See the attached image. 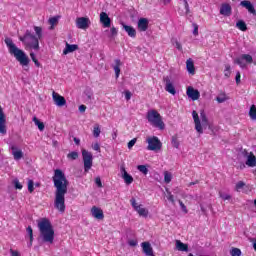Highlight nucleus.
Listing matches in <instances>:
<instances>
[{"label": "nucleus", "mask_w": 256, "mask_h": 256, "mask_svg": "<svg viewBox=\"0 0 256 256\" xmlns=\"http://www.w3.org/2000/svg\"><path fill=\"white\" fill-rule=\"evenodd\" d=\"M68 159H72V161H75V159H77L79 157V153L77 152H70L67 155Z\"/></svg>", "instance_id": "45"}, {"label": "nucleus", "mask_w": 256, "mask_h": 256, "mask_svg": "<svg viewBox=\"0 0 256 256\" xmlns=\"http://www.w3.org/2000/svg\"><path fill=\"white\" fill-rule=\"evenodd\" d=\"M172 145H173V147H175L176 149H179V142H177L176 139H173V140H172Z\"/></svg>", "instance_id": "58"}, {"label": "nucleus", "mask_w": 256, "mask_h": 256, "mask_svg": "<svg viewBox=\"0 0 256 256\" xmlns=\"http://www.w3.org/2000/svg\"><path fill=\"white\" fill-rule=\"evenodd\" d=\"M138 243L139 242L135 239H131L128 241V245H130V247H137Z\"/></svg>", "instance_id": "52"}, {"label": "nucleus", "mask_w": 256, "mask_h": 256, "mask_svg": "<svg viewBox=\"0 0 256 256\" xmlns=\"http://www.w3.org/2000/svg\"><path fill=\"white\" fill-rule=\"evenodd\" d=\"M218 195L220 199H223V201H229L231 199V196L229 194L221 191L218 193Z\"/></svg>", "instance_id": "40"}, {"label": "nucleus", "mask_w": 256, "mask_h": 256, "mask_svg": "<svg viewBox=\"0 0 256 256\" xmlns=\"http://www.w3.org/2000/svg\"><path fill=\"white\" fill-rule=\"evenodd\" d=\"M30 57H31L32 61L37 60V58L35 57V53H33V52L30 53Z\"/></svg>", "instance_id": "60"}, {"label": "nucleus", "mask_w": 256, "mask_h": 256, "mask_svg": "<svg viewBox=\"0 0 256 256\" xmlns=\"http://www.w3.org/2000/svg\"><path fill=\"white\" fill-rule=\"evenodd\" d=\"M0 134L7 135V119L3 107L0 106Z\"/></svg>", "instance_id": "13"}, {"label": "nucleus", "mask_w": 256, "mask_h": 256, "mask_svg": "<svg viewBox=\"0 0 256 256\" xmlns=\"http://www.w3.org/2000/svg\"><path fill=\"white\" fill-rule=\"evenodd\" d=\"M95 183H96L97 187H103V183L101 182V178L96 177Z\"/></svg>", "instance_id": "55"}, {"label": "nucleus", "mask_w": 256, "mask_h": 256, "mask_svg": "<svg viewBox=\"0 0 256 256\" xmlns=\"http://www.w3.org/2000/svg\"><path fill=\"white\" fill-rule=\"evenodd\" d=\"M186 95L192 101H197L199 100V97H201V93L199 92V90L193 88L192 86L187 87Z\"/></svg>", "instance_id": "14"}, {"label": "nucleus", "mask_w": 256, "mask_h": 256, "mask_svg": "<svg viewBox=\"0 0 256 256\" xmlns=\"http://www.w3.org/2000/svg\"><path fill=\"white\" fill-rule=\"evenodd\" d=\"M110 32H111V35H117V28L112 27V28L110 29Z\"/></svg>", "instance_id": "59"}, {"label": "nucleus", "mask_w": 256, "mask_h": 256, "mask_svg": "<svg viewBox=\"0 0 256 256\" xmlns=\"http://www.w3.org/2000/svg\"><path fill=\"white\" fill-rule=\"evenodd\" d=\"M122 27L124 31L127 32L128 37H131L132 39H135V37H137V30H135L133 26H129L125 23H122Z\"/></svg>", "instance_id": "22"}, {"label": "nucleus", "mask_w": 256, "mask_h": 256, "mask_svg": "<svg viewBox=\"0 0 256 256\" xmlns=\"http://www.w3.org/2000/svg\"><path fill=\"white\" fill-rule=\"evenodd\" d=\"M13 185L15 189H23V185H21V182H19V179L17 178L13 180Z\"/></svg>", "instance_id": "46"}, {"label": "nucleus", "mask_w": 256, "mask_h": 256, "mask_svg": "<svg viewBox=\"0 0 256 256\" xmlns=\"http://www.w3.org/2000/svg\"><path fill=\"white\" fill-rule=\"evenodd\" d=\"M10 149L15 161H20V159H23V150L19 149V147H17L15 144H11Z\"/></svg>", "instance_id": "18"}, {"label": "nucleus", "mask_w": 256, "mask_h": 256, "mask_svg": "<svg viewBox=\"0 0 256 256\" xmlns=\"http://www.w3.org/2000/svg\"><path fill=\"white\" fill-rule=\"evenodd\" d=\"M52 99L57 107H65L67 100L57 92L52 93Z\"/></svg>", "instance_id": "16"}, {"label": "nucleus", "mask_w": 256, "mask_h": 256, "mask_svg": "<svg viewBox=\"0 0 256 256\" xmlns=\"http://www.w3.org/2000/svg\"><path fill=\"white\" fill-rule=\"evenodd\" d=\"M4 43L7 46L8 53H10V55H12V57H14L22 67H27L29 65V56L25 51L17 47L15 42H13V39L5 38Z\"/></svg>", "instance_id": "2"}, {"label": "nucleus", "mask_w": 256, "mask_h": 256, "mask_svg": "<svg viewBox=\"0 0 256 256\" xmlns=\"http://www.w3.org/2000/svg\"><path fill=\"white\" fill-rule=\"evenodd\" d=\"M91 148L93 149V151L101 153V145L99 144V142L92 143Z\"/></svg>", "instance_id": "43"}, {"label": "nucleus", "mask_w": 256, "mask_h": 256, "mask_svg": "<svg viewBox=\"0 0 256 256\" xmlns=\"http://www.w3.org/2000/svg\"><path fill=\"white\" fill-rule=\"evenodd\" d=\"M76 27L83 31L89 29V27H91V19H89V17H78L76 19Z\"/></svg>", "instance_id": "11"}, {"label": "nucleus", "mask_w": 256, "mask_h": 256, "mask_svg": "<svg viewBox=\"0 0 256 256\" xmlns=\"http://www.w3.org/2000/svg\"><path fill=\"white\" fill-rule=\"evenodd\" d=\"M179 205L184 213H188L187 206H185L183 201L179 200Z\"/></svg>", "instance_id": "53"}, {"label": "nucleus", "mask_w": 256, "mask_h": 256, "mask_svg": "<svg viewBox=\"0 0 256 256\" xmlns=\"http://www.w3.org/2000/svg\"><path fill=\"white\" fill-rule=\"evenodd\" d=\"M33 123L35 125H37L39 131H44L45 130V124H43V122H40L39 119L37 117H34L32 119Z\"/></svg>", "instance_id": "30"}, {"label": "nucleus", "mask_w": 256, "mask_h": 256, "mask_svg": "<svg viewBox=\"0 0 256 256\" xmlns=\"http://www.w3.org/2000/svg\"><path fill=\"white\" fill-rule=\"evenodd\" d=\"M135 143H137V138H133L128 142V149H133L135 147Z\"/></svg>", "instance_id": "50"}, {"label": "nucleus", "mask_w": 256, "mask_h": 256, "mask_svg": "<svg viewBox=\"0 0 256 256\" xmlns=\"http://www.w3.org/2000/svg\"><path fill=\"white\" fill-rule=\"evenodd\" d=\"M234 63L239 65L240 69H247L249 65H256V61L251 54H241L235 58Z\"/></svg>", "instance_id": "7"}, {"label": "nucleus", "mask_w": 256, "mask_h": 256, "mask_svg": "<svg viewBox=\"0 0 256 256\" xmlns=\"http://www.w3.org/2000/svg\"><path fill=\"white\" fill-rule=\"evenodd\" d=\"M163 81L165 83V91H167V93H170V95H176L177 90H175V85L173 84V80H171V77L165 76L163 78Z\"/></svg>", "instance_id": "12"}, {"label": "nucleus", "mask_w": 256, "mask_h": 256, "mask_svg": "<svg viewBox=\"0 0 256 256\" xmlns=\"http://www.w3.org/2000/svg\"><path fill=\"white\" fill-rule=\"evenodd\" d=\"M243 187H245V182L239 181L238 183H236V191H241Z\"/></svg>", "instance_id": "49"}, {"label": "nucleus", "mask_w": 256, "mask_h": 256, "mask_svg": "<svg viewBox=\"0 0 256 256\" xmlns=\"http://www.w3.org/2000/svg\"><path fill=\"white\" fill-rule=\"evenodd\" d=\"M100 23H102L105 28L111 27V18H109V15L106 12L100 13Z\"/></svg>", "instance_id": "21"}, {"label": "nucleus", "mask_w": 256, "mask_h": 256, "mask_svg": "<svg viewBox=\"0 0 256 256\" xmlns=\"http://www.w3.org/2000/svg\"><path fill=\"white\" fill-rule=\"evenodd\" d=\"M224 75H225V77H231V66L230 65L225 66Z\"/></svg>", "instance_id": "47"}, {"label": "nucleus", "mask_w": 256, "mask_h": 256, "mask_svg": "<svg viewBox=\"0 0 256 256\" xmlns=\"http://www.w3.org/2000/svg\"><path fill=\"white\" fill-rule=\"evenodd\" d=\"M90 213L94 219H98L99 221L105 219V214L103 213V209L93 206L90 210Z\"/></svg>", "instance_id": "17"}, {"label": "nucleus", "mask_w": 256, "mask_h": 256, "mask_svg": "<svg viewBox=\"0 0 256 256\" xmlns=\"http://www.w3.org/2000/svg\"><path fill=\"white\" fill-rule=\"evenodd\" d=\"M194 30L193 35L197 36L199 35V26L197 24H193Z\"/></svg>", "instance_id": "54"}, {"label": "nucleus", "mask_w": 256, "mask_h": 256, "mask_svg": "<svg viewBox=\"0 0 256 256\" xmlns=\"http://www.w3.org/2000/svg\"><path fill=\"white\" fill-rule=\"evenodd\" d=\"M146 143H148V151H161V148L163 147L161 140L156 136L148 137Z\"/></svg>", "instance_id": "9"}, {"label": "nucleus", "mask_w": 256, "mask_h": 256, "mask_svg": "<svg viewBox=\"0 0 256 256\" xmlns=\"http://www.w3.org/2000/svg\"><path fill=\"white\" fill-rule=\"evenodd\" d=\"M249 117L252 121H256V106L252 105L249 110Z\"/></svg>", "instance_id": "35"}, {"label": "nucleus", "mask_w": 256, "mask_h": 256, "mask_svg": "<svg viewBox=\"0 0 256 256\" xmlns=\"http://www.w3.org/2000/svg\"><path fill=\"white\" fill-rule=\"evenodd\" d=\"M86 110H87V106H85L83 104L79 106L80 113H85Z\"/></svg>", "instance_id": "57"}, {"label": "nucleus", "mask_w": 256, "mask_h": 256, "mask_svg": "<svg viewBox=\"0 0 256 256\" xmlns=\"http://www.w3.org/2000/svg\"><path fill=\"white\" fill-rule=\"evenodd\" d=\"M82 159L84 163L85 173H89L93 167V154L85 149H82Z\"/></svg>", "instance_id": "8"}, {"label": "nucleus", "mask_w": 256, "mask_h": 256, "mask_svg": "<svg viewBox=\"0 0 256 256\" xmlns=\"http://www.w3.org/2000/svg\"><path fill=\"white\" fill-rule=\"evenodd\" d=\"M101 135V126L99 124H95L93 127V137L96 139Z\"/></svg>", "instance_id": "33"}, {"label": "nucleus", "mask_w": 256, "mask_h": 256, "mask_svg": "<svg viewBox=\"0 0 256 256\" xmlns=\"http://www.w3.org/2000/svg\"><path fill=\"white\" fill-rule=\"evenodd\" d=\"M236 27L237 29H239L240 31H247V24L245 23V21L243 20H239L236 23Z\"/></svg>", "instance_id": "32"}, {"label": "nucleus", "mask_w": 256, "mask_h": 256, "mask_svg": "<svg viewBox=\"0 0 256 256\" xmlns=\"http://www.w3.org/2000/svg\"><path fill=\"white\" fill-rule=\"evenodd\" d=\"M230 255L231 256H241V249H239V248H232L230 250Z\"/></svg>", "instance_id": "42"}, {"label": "nucleus", "mask_w": 256, "mask_h": 256, "mask_svg": "<svg viewBox=\"0 0 256 256\" xmlns=\"http://www.w3.org/2000/svg\"><path fill=\"white\" fill-rule=\"evenodd\" d=\"M74 143H76V145H79V143H81V140H79V138H74Z\"/></svg>", "instance_id": "62"}, {"label": "nucleus", "mask_w": 256, "mask_h": 256, "mask_svg": "<svg viewBox=\"0 0 256 256\" xmlns=\"http://www.w3.org/2000/svg\"><path fill=\"white\" fill-rule=\"evenodd\" d=\"M28 191L29 193H33V191H35L33 180H28Z\"/></svg>", "instance_id": "48"}, {"label": "nucleus", "mask_w": 256, "mask_h": 256, "mask_svg": "<svg viewBox=\"0 0 256 256\" xmlns=\"http://www.w3.org/2000/svg\"><path fill=\"white\" fill-rule=\"evenodd\" d=\"M192 118L197 133H199V135H203V129H207V127H209V119L207 118L205 110H200V116L197 111H192Z\"/></svg>", "instance_id": "5"}, {"label": "nucleus", "mask_w": 256, "mask_h": 256, "mask_svg": "<svg viewBox=\"0 0 256 256\" xmlns=\"http://www.w3.org/2000/svg\"><path fill=\"white\" fill-rule=\"evenodd\" d=\"M142 251L146 256H155L153 253V247L149 242H142L141 243Z\"/></svg>", "instance_id": "20"}, {"label": "nucleus", "mask_w": 256, "mask_h": 256, "mask_svg": "<svg viewBox=\"0 0 256 256\" xmlns=\"http://www.w3.org/2000/svg\"><path fill=\"white\" fill-rule=\"evenodd\" d=\"M33 62L36 65V67H40L41 66V64L39 63V60L36 59Z\"/></svg>", "instance_id": "61"}, {"label": "nucleus", "mask_w": 256, "mask_h": 256, "mask_svg": "<svg viewBox=\"0 0 256 256\" xmlns=\"http://www.w3.org/2000/svg\"><path fill=\"white\" fill-rule=\"evenodd\" d=\"M149 29V19L148 18H139L137 22V30L140 33H145Z\"/></svg>", "instance_id": "15"}, {"label": "nucleus", "mask_w": 256, "mask_h": 256, "mask_svg": "<svg viewBox=\"0 0 256 256\" xmlns=\"http://www.w3.org/2000/svg\"><path fill=\"white\" fill-rule=\"evenodd\" d=\"M120 171L122 179H124V183H126V185H131V183H133V176L127 173V170H125V166H121Z\"/></svg>", "instance_id": "19"}, {"label": "nucleus", "mask_w": 256, "mask_h": 256, "mask_svg": "<svg viewBox=\"0 0 256 256\" xmlns=\"http://www.w3.org/2000/svg\"><path fill=\"white\" fill-rule=\"evenodd\" d=\"M184 5V11L182 12V15H187L189 13V2L187 0H183Z\"/></svg>", "instance_id": "44"}, {"label": "nucleus", "mask_w": 256, "mask_h": 256, "mask_svg": "<svg viewBox=\"0 0 256 256\" xmlns=\"http://www.w3.org/2000/svg\"><path fill=\"white\" fill-rule=\"evenodd\" d=\"M49 25H51L50 29H54L55 25L59 23V17H52L48 20Z\"/></svg>", "instance_id": "38"}, {"label": "nucleus", "mask_w": 256, "mask_h": 256, "mask_svg": "<svg viewBox=\"0 0 256 256\" xmlns=\"http://www.w3.org/2000/svg\"><path fill=\"white\" fill-rule=\"evenodd\" d=\"M231 5L229 4H222L220 7V15H223L224 17H229L231 15Z\"/></svg>", "instance_id": "24"}, {"label": "nucleus", "mask_w": 256, "mask_h": 256, "mask_svg": "<svg viewBox=\"0 0 256 256\" xmlns=\"http://www.w3.org/2000/svg\"><path fill=\"white\" fill-rule=\"evenodd\" d=\"M171 43L174 47H176V49H178V51H183V46H181V43L179 40H177V38H172Z\"/></svg>", "instance_id": "37"}, {"label": "nucleus", "mask_w": 256, "mask_h": 256, "mask_svg": "<svg viewBox=\"0 0 256 256\" xmlns=\"http://www.w3.org/2000/svg\"><path fill=\"white\" fill-rule=\"evenodd\" d=\"M79 49V46L77 44H69L66 42V47L63 50V55H69V53H73L74 51H77Z\"/></svg>", "instance_id": "26"}, {"label": "nucleus", "mask_w": 256, "mask_h": 256, "mask_svg": "<svg viewBox=\"0 0 256 256\" xmlns=\"http://www.w3.org/2000/svg\"><path fill=\"white\" fill-rule=\"evenodd\" d=\"M236 83H237V85H239V83H241V73L240 72L236 73Z\"/></svg>", "instance_id": "56"}, {"label": "nucleus", "mask_w": 256, "mask_h": 256, "mask_svg": "<svg viewBox=\"0 0 256 256\" xmlns=\"http://www.w3.org/2000/svg\"><path fill=\"white\" fill-rule=\"evenodd\" d=\"M173 181V174L169 171H164V183L169 184Z\"/></svg>", "instance_id": "31"}, {"label": "nucleus", "mask_w": 256, "mask_h": 256, "mask_svg": "<svg viewBox=\"0 0 256 256\" xmlns=\"http://www.w3.org/2000/svg\"><path fill=\"white\" fill-rule=\"evenodd\" d=\"M53 183L56 189L54 198V207L60 213H65V195H67V187L69 180L65 177V173L60 169L54 171Z\"/></svg>", "instance_id": "1"}, {"label": "nucleus", "mask_w": 256, "mask_h": 256, "mask_svg": "<svg viewBox=\"0 0 256 256\" xmlns=\"http://www.w3.org/2000/svg\"><path fill=\"white\" fill-rule=\"evenodd\" d=\"M87 97H88V99H91V97H93V93H88Z\"/></svg>", "instance_id": "64"}, {"label": "nucleus", "mask_w": 256, "mask_h": 256, "mask_svg": "<svg viewBox=\"0 0 256 256\" xmlns=\"http://www.w3.org/2000/svg\"><path fill=\"white\" fill-rule=\"evenodd\" d=\"M192 185H197V182H190V183L188 184V187H191Z\"/></svg>", "instance_id": "63"}, {"label": "nucleus", "mask_w": 256, "mask_h": 256, "mask_svg": "<svg viewBox=\"0 0 256 256\" xmlns=\"http://www.w3.org/2000/svg\"><path fill=\"white\" fill-rule=\"evenodd\" d=\"M176 249L177 251H189V246L183 242H181V240H176Z\"/></svg>", "instance_id": "29"}, {"label": "nucleus", "mask_w": 256, "mask_h": 256, "mask_svg": "<svg viewBox=\"0 0 256 256\" xmlns=\"http://www.w3.org/2000/svg\"><path fill=\"white\" fill-rule=\"evenodd\" d=\"M246 165L247 167H256V157L251 152L246 157Z\"/></svg>", "instance_id": "27"}, {"label": "nucleus", "mask_w": 256, "mask_h": 256, "mask_svg": "<svg viewBox=\"0 0 256 256\" xmlns=\"http://www.w3.org/2000/svg\"><path fill=\"white\" fill-rule=\"evenodd\" d=\"M166 197L168 199V201H170V203H175V197L173 196V194L171 193V191H169V189L166 188Z\"/></svg>", "instance_id": "41"}, {"label": "nucleus", "mask_w": 256, "mask_h": 256, "mask_svg": "<svg viewBox=\"0 0 256 256\" xmlns=\"http://www.w3.org/2000/svg\"><path fill=\"white\" fill-rule=\"evenodd\" d=\"M38 229L42 241L52 245L53 241H55V229H53L51 221L47 218H42L38 221Z\"/></svg>", "instance_id": "4"}, {"label": "nucleus", "mask_w": 256, "mask_h": 256, "mask_svg": "<svg viewBox=\"0 0 256 256\" xmlns=\"http://www.w3.org/2000/svg\"><path fill=\"white\" fill-rule=\"evenodd\" d=\"M121 60L120 59H115L114 64L112 65L114 69V73L116 75V79H119V75H121Z\"/></svg>", "instance_id": "25"}, {"label": "nucleus", "mask_w": 256, "mask_h": 256, "mask_svg": "<svg viewBox=\"0 0 256 256\" xmlns=\"http://www.w3.org/2000/svg\"><path fill=\"white\" fill-rule=\"evenodd\" d=\"M241 7H244L247 9L248 12H250L252 15H256V10L251 1L244 0L240 3Z\"/></svg>", "instance_id": "23"}, {"label": "nucleus", "mask_w": 256, "mask_h": 256, "mask_svg": "<svg viewBox=\"0 0 256 256\" xmlns=\"http://www.w3.org/2000/svg\"><path fill=\"white\" fill-rule=\"evenodd\" d=\"M26 231L30 239V242L28 243V247H31L33 245V228H31V226H28Z\"/></svg>", "instance_id": "34"}, {"label": "nucleus", "mask_w": 256, "mask_h": 256, "mask_svg": "<svg viewBox=\"0 0 256 256\" xmlns=\"http://www.w3.org/2000/svg\"><path fill=\"white\" fill-rule=\"evenodd\" d=\"M228 99H229V97H227V94H225V93H220L216 97V101H218V103H225V101H227Z\"/></svg>", "instance_id": "36"}, {"label": "nucleus", "mask_w": 256, "mask_h": 256, "mask_svg": "<svg viewBox=\"0 0 256 256\" xmlns=\"http://www.w3.org/2000/svg\"><path fill=\"white\" fill-rule=\"evenodd\" d=\"M186 69L190 75L195 73V63L193 62V59L189 58L186 61Z\"/></svg>", "instance_id": "28"}, {"label": "nucleus", "mask_w": 256, "mask_h": 256, "mask_svg": "<svg viewBox=\"0 0 256 256\" xmlns=\"http://www.w3.org/2000/svg\"><path fill=\"white\" fill-rule=\"evenodd\" d=\"M35 34L31 33V31L27 30L24 36L20 37V41L37 51L39 49V41L43 39V28L39 26H34Z\"/></svg>", "instance_id": "3"}, {"label": "nucleus", "mask_w": 256, "mask_h": 256, "mask_svg": "<svg viewBox=\"0 0 256 256\" xmlns=\"http://www.w3.org/2000/svg\"><path fill=\"white\" fill-rule=\"evenodd\" d=\"M130 203L133 207V209L138 213L140 217H149V210L145 207H143L142 204H138L137 200L135 198H132L130 200Z\"/></svg>", "instance_id": "10"}, {"label": "nucleus", "mask_w": 256, "mask_h": 256, "mask_svg": "<svg viewBox=\"0 0 256 256\" xmlns=\"http://www.w3.org/2000/svg\"><path fill=\"white\" fill-rule=\"evenodd\" d=\"M146 118L152 127H156L161 131L165 129V122H163V118L161 117V114L157 112V110H149L147 112Z\"/></svg>", "instance_id": "6"}, {"label": "nucleus", "mask_w": 256, "mask_h": 256, "mask_svg": "<svg viewBox=\"0 0 256 256\" xmlns=\"http://www.w3.org/2000/svg\"><path fill=\"white\" fill-rule=\"evenodd\" d=\"M124 95H125L126 101H130L133 94L131 93V91L126 90V91L124 92Z\"/></svg>", "instance_id": "51"}, {"label": "nucleus", "mask_w": 256, "mask_h": 256, "mask_svg": "<svg viewBox=\"0 0 256 256\" xmlns=\"http://www.w3.org/2000/svg\"><path fill=\"white\" fill-rule=\"evenodd\" d=\"M137 169L138 171H140V173H143L144 175H148L149 173V168H147V166L145 165H138Z\"/></svg>", "instance_id": "39"}]
</instances>
